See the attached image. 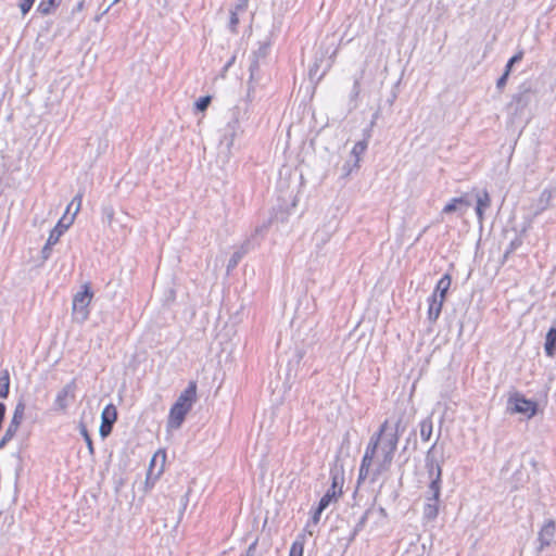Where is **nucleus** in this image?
Here are the masks:
<instances>
[{
    "instance_id": "9b49d317",
    "label": "nucleus",
    "mask_w": 556,
    "mask_h": 556,
    "mask_svg": "<svg viewBox=\"0 0 556 556\" xmlns=\"http://www.w3.org/2000/svg\"><path fill=\"white\" fill-rule=\"evenodd\" d=\"M556 531V525L554 520H547L539 531L538 540L540 542L539 549L543 551L545 547L549 546Z\"/></svg>"
},
{
    "instance_id": "a878e982",
    "label": "nucleus",
    "mask_w": 556,
    "mask_h": 556,
    "mask_svg": "<svg viewBox=\"0 0 556 556\" xmlns=\"http://www.w3.org/2000/svg\"><path fill=\"white\" fill-rule=\"evenodd\" d=\"M10 389V376L8 370H3L0 376V397L5 399Z\"/></svg>"
},
{
    "instance_id": "ddd939ff",
    "label": "nucleus",
    "mask_w": 556,
    "mask_h": 556,
    "mask_svg": "<svg viewBox=\"0 0 556 556\" xmlns=\"http://www.w3.org/2000/svg\"><path fill=\"white\" fill-rule=\"evenodd\" d=\"M189 410L173 405L167 419V430L179 429Z\"/></svg>"
},
{
    "instance_id": "cd10ccee",
    "label": "nucleus",
    "mask_w": 556,
    "mask_h": 556,
    "mask_svg": "<svg viewBox=\"0 0 556 556\" xmlns=\"http://www.w3.org/2000/svg\"><path fill=\"white\" fill-rule=\"evenodd\" d=\"M114 215H115V212L111 205H106V206L102 207V217L109 227H112Z\"/></svg>"
},
{
    "instance_id": "58836bf2",
    "label": "nucleus",
    "mask_w": 556,
    "mask_h": 556,
    "mask_svg": "<svg viewBox=\"0 0 556 556\" xmlns=\"http://www.w3.org/2000/svg\"><path fill=\"white\" fill-rule=\"evenodd\" d=\"M54 244H49L48 242L46 243V245L43 247L41 253H42V257L45 260H47L50 255V252H51V248L53 247Z\"/></svg>"
},
{
    "instance_id": "c9c22d12",
    "label": "nucleus",
    "mask_w": 556,
    "mask_h": 556,
    "mask_svg": "<svg viewBox=\"0 0 556 556\" xmlns=\"http://www.w3.org/2000/svg\"><path fill=\"white\" fill-rule=\"evenodd\" d=\"M359 167H354L353 160H348L345 164L342 166V172L345 177L350 176L354 170H357Z\"/></svg>"
},
{
    "instance_id": "f257e3e1",
    "label": "nucleus",
    "mask_w": 556,
    "mask_h": 556,
    "mask_svg": "<svg viewBox=\"0 0 556 556\" xmlns=\"http://www.w3.org/2000/svg\"><path fill=\"white\" fill-rule=\"evenodd\" d=\"M401 424L400 418L394 422L386 420L379 432L370 438L359 467L358 482L367 479L376 482L390 469L400 432L404 430Z\"/></svg>"
},
{
    "instance_id": "5701e85b",
    "label": "nucleus",
    "mask_w": 556,
    "mask_h": 556,
    "mask_svg": "<svg viewBox=\"0 0 556 556\" xmlns=\"http://www.w3.org/2000/svg\"><path fill=\"white\" fill-rule=\"evenodd\" d=\"M451 286V277L448 275H444L437 283L435 290L433 293H437L438 298L445 300V294Z\"/></svg>"
},
{
    "instance_id": "7c9ffc66",
    "label": "nucleus",
    "mask_w": 556,
    "mask_h": 556,
    "mask_svg": "<svg viewBox=\"0 0 556 556\" xmlns=\"http://www.w3.org/2000/svg\"><path fill=\"white\" fill-rule=\"evenodd\" d=\"M211 100L210 96L199 98L194 104L195 109L201 112L205 111L210 105Z\"/></svg>"
},
{
    "instance_id": "2eb2a0df",
    "label": "nucleus",
    "mask_w": 556,
    "mask_h": 556,
    "mask_svg": "<svg viewBox=\"0 0 556 556\" xmlns=\"http://www.w3.org/2000/svg\"><path fill=\"white\" fill-rule=\"evenodd\" d=\"M444 300L441 298H438L437 293H433L431 298L429 299V308H428V319L431 323L437 321L439 318L442 306H443Z\"/></svg>"
},
{
    "instance_id": "423d86ee",
    "label": "nucleus",
    "mask_w": 556,
    "mask_h": 556,
    "mask_svg": "<svg viewBox=\"0 0 556 556\" xmlns=\"http://www.w3.org/2000/svg\"><path fill=\"white\" fill-rule=\"evenodd\" d=\"M165 462H166L165 451L164 450L156 451L150 462L149 469L147 472V479H146L147 486L152 488L154 485L155 481L161 477V475L164 471Z\"/></svg>"
},
{
    "instance_id": "7ed1b4c3",
    "label": "nucleus",
    "mask_w": 556,
    "mask_h": 556,
    "mask_svg": "<svg viewBox=\"0 0 556 556\" xmlns=\"http://www.w3.org/2000/svg\"><path fill=\"white\" fill-rule=\"evenodd\" d=\"M92 292L90 291V288L86 285L84 287V290L80 292H77L74 295L73 299V320L79 324H83L87 320L89 316V305L92 300Z\"/></svg>"
},
{
    "instance_id": "9d476101",
    "label": "nucleus",
    "mask_w": 556,
    "mask_h": 556,
    "mask_svg": "<svg viewBox=\"0 0 556 556\" xmlns=\"http://www.w3.org/2000/svg\"><path fill=\"white\" fill-rule=\"evenodd\" d=\"M195 399L197 384L195 382L191 381L188 387L180 393L174 405L190 412L193 403L195 402Z\"/></svg>"
},
{
    "instance_id": "4c0bfd02",
    "label": "nucleus",
    "mask_w": 556,
    "mask_h": 556,
    "mask_svg": "<svg viewBox=\"0 0 556 556\" xmlns=\"http://www.w3.org/2000/svg\"><path fill=\"white\" fill-rule=\"evenodd\" d=\"M509 74L510 73L505 71L504 74L497 79L496 87L498 89H503L504 88V86L506 85V81H507V78H508Z\"/></svg>"
},
{
    "instance_id": "39448f33",
    "label": "nucleus",
    "mask_w": 556,
    "mask_h": 556,
    "mask_svg": "<svg viewBox=\"0 0 556 556\" xmlns=\"http://www.w3.org/2000/svg\"><path fill=\"white\" fill-rule=\"evenodd\" d=\"M536 403L526 399L520 393H515L509 396L507 402V409L511 414H522L531 418L536 413Z\"/></svg>"
},
{
    "instance_id": "4468645a",
    "label": "nucleus",
    "mask_w": 556,
    "mask_h": 556,
    "mask_svg": "<svg viewBox=\"0 0 556 556\" xmlns=\"http://www.w3.org/2000/svg\"><path fill=\"white\" fill-rule=\"evenodd\" d=\"M531 101V94L528 90L521 91L514 96L508 108L514 111L515 115L522 114L523 110L529 105Z\"/></svg>"
},
{
    "instance_id": "c756f323",
    "label": "nucleus",
    "mask_w": 556,
    "mask_h": 556,
    "mask_svg": "<svg viewBox=\"0 0 556 556\" xmlns=\"http://www.w3.org/2000/svg\"><path fill=\"white\" fill-rule=\"evenodd\" d=\"M16 432H17V429H15L11 426H8V428L4 432V435L0 440V448H3L7 445V443L13 439V437L15 435Z\"/></svg>"
},
{
    "instance_id": "6ab92c4d",
    "label": "nucleus",
    "mask_w": 556,
    "mask_h": 556,
    "mask_svg": "<svg viewBox=\"0 0 556 556\" xmlns=\"http://www.w3.org/2000/svg\"><path fill=\"white\" fill-rule=\"evenodd\" d=\"M491 205V199L486 191H483L477 199L476 213L480 223L483 220V212Z\"/></svg>"
},
{
    "instance_id": "a18cd8bd",
    "label": "nucleus",
    "mask_w": 556,
    "mask_h": 556,
    "mask_svg": "<svg viewBox=\"0 0 556 556\" xmlns=\"http://www.w3.org/2000/svg\"><path fill=\"white\" fill-rule=\"evenodd\" d=\"M354 88H355V93L357 94L358 93V89H357L358 88V83L357 81L355 83Z\"/></svg>"
},
{
    "instance_id": "4be33fe9",
    "label": "nucleus",
    "mask_w": 556,
    "mask_h": 556,
    "mask_svg": "<svg viewBox=\"0 0 556 556\" xmlns=\"http://www.w3.org/2000/svg\"><path fill=\"white\" fill-rule=\"evenodd\" d=\"M555 344H556V327H552L548 332L546 333L545 338V352L548 356H553L555 352Z\"/></svg>"
},
{
    "instance_id": "393cba45",
    "label": "nucleus",
    "mask_w": 556,
    "mask_h": 556,
    "mask_svg": "<svg viewBox=\"0 0 556 556\" xmlns=\"http://www.w3.org/2000/svg\"><path fill=\"white\" fill-rule=\"evenodd\" d=\"M336 482L332 483L331 488L326 492V494L320 498L319 501V511H324L329 504L332 502V500L336 498L337 492H336Z\"/></svg>"
},
{
    "instance_id": "ea45409f",
    "label": "nucleus",
    "mask_w": 556,
    "mask_h": 556,
    "mask_svg": "<svg viewBox=\"0 0 556 556\" xmlns=\"http://www.w3.org/2000/svg\"><path fill=\"white\" fill-rule=\"evenodd\" d=\"M85 8V1L81 0L79 1L72 10V13L75 14V13H78V12H81Z\"/></svg>"
},
{
    "instance_id": "f704fd0d",
    "label": "nucleus",
    "mask_w": 556,
    "mask_h": 556,
    "mask_svg": "<svg viewBox=\"0 0 556 556\" xmlns=\"http://www.w3.org/2000/svg\"><path fill=\"white\" fill-rule=\"evenodd\" d=\"M523 58V52L522 51H519L518 53H516L513 58L509 59V61L507 62L506 64V67H505V71L510 73L511 71V67L515 63L521 61Z\"/></svg>"
},
{
    "instance_id": "f8f14e48",
    "label": "nucleus",
    "mask_w": 556,
    "mask_h": 556,
    "mask_svg": "<svg viewBox=\"0 0 556 556\" xmlns=\"http://www.w3.org/2000/svg\"><path fill=\"white\" fill-rule=\"evenodd\" d=\"M74 222V217H67L66 214L59 220L54 228L50 231L48 243L56 244L60 237L67 230Z\"/></svg>"
},
{
    "instance_id": "a19ab883",
    "label": "nucleus",
    "mask_w": 556,
    "mask_h": 556,
    "mask_svg": "<svg viewBox=\"0 0 556 556\" xmlns=\"http://www.w3.org/2000/svg\"><path fill=\"white\" fill-rule=\"evenodd\" d=\"M111 8H112V5H111V4H109V5H108V8H106L104 11H101V13H100V14L96 15V16H94V22H100V20L102 18V16H103L104 14H106V13L110 11V9H111Z\"/></svg>"
},
{
    "instance_id": "37998d69",
    "label": "nucleus",
    "mask_w": 556,
    "mask_h": 556,
    "mask_svg": "<svg viewBox=\"0 0 556 556\" xmlns=\"http://www.w3.org/2000/svg\"><path fill=\"white\" fill-rule=\"evenodd\" d=\"M257 68V63L256 62H253L250 66V78L253 79L254 78V72L255 70Z\"/></svg>"
},
{
    "instance_id": "aec40b11",
    "label": "nucleus",
    "mask_w": 556,
    "mask_h": 556,
    "mask_svg": "<svg viewBox=\"0 0 556 556\" xmlns=\"http://www.w3.org/2000/svg\"><path fill=\"white\" fill-rule=\"evenodd\" d=\"M25 414V403L20 401L14 408L13 416L11 418V421L9 426L15 428L18 430Z\"/></svg>"
},
{
    "instance_id": "473e14b6",
    "label": "nucleus",
    "mask_w": 556,
    "mask_h": 556,
    "mask_svg": "<svg viewBox=\"0 0 556 556\" xmlns=\"http://www.w3.org/2000/svg\"><path fill=\"white\" fill-rule=\"evenodd\" d=\"M34 2H35V0H20L18 8H20L23 16L26 15L30 11Z\"/></svg>"
},
{
    "instance_id": "dca6fc26",
    "label": "nucleus",
    "mask_w": 556,
    "mask_h": 556,
    "mask_svg": "<svg viewBox=\"0 0 556 556\" xmlns=\"http://www.w3.org/2000/svg\"><path fill=\"white\" fill-rule=\"evenodd\" d=\"M239 135H241V132L236 130H229L228 128L224 127L223 134L219 139V147L224 148L227 154H230L235 140Z\"/></svg>"
},
{
    "instance_id": "c03bdc74",
    "label": "nucleus",
    "mask_w": 556,
    "mask_h": 556,
    "mask_svg": "<svg viewBox=\"0 0 556 556\" xmlns=\"http://www.w3.org/2000/svg\"><path fill=\"white\" fill-rule=\"evenodd\" d=\"M184 500H185V501H184L182 509H185V508H186V506H187V502H188V493L185 495Z\"/></svg>"
},
{
    "instance_id": "2f4dec72",
    "label": "nucleus",
    "mask_w": 556,
    "mask_h": 556,
    "mask_svg": "<svg viewBox=\"0 0 556 556\" xmlns=\"http://www.w3.org/2000/svg\"><path fill=\"white\" fill-rule=\"evenodd\" d=\"M304 546L302 542L295 541L292 543L289 556H303Z\"/></svg>"
},
{
    "instance_id": "412c9836",
    "label": "nucleus",
    "mask_w": 556,
    "mask_h": 556,
    "mask_svg": "<svg viewBox=\"0 0 556 556\" xmlns=\"http://www.w3.org/2000/svg\"><path fill=\"white\" fill-rule=\"evenodd\" d=\"M419 427L421 440L425 442L429 441L433 431V422L431 417H427L424 420H421Z\"/></svg>"
},
{
    "instance_id": "49530a36",
    "label": "nucleus",
    "mask_w": 556,
    "mask_h": 556,
    "mask_svg": "<svg viewBox=\"0 0 556 556\" xmlns=\"http://www.w3.org/2000/svg\"><path fill=\"white\" fill-rule=\"evenodd\" d=\"M121 0H113L110 4L113 7L115 5L116 3H118Z\"/></svg>"
},
{
    "instance_id": "1a4fd4ad",
    "label": "nucleus",
    "mask_w": 556,
    "mask_h": 556,
    "mask_svg": "<svg viewBox=\"0 0 556 556\" xmlns=\"http://www.w3.org/2000/svg\"><path fill=\"white\" fill-rule=\"evenodd\" d=\"M116 418L117 412L115 406L113 404L106 405L101 414L102 422L99 429L100 435L102 438H105L111 433L113 424L115 422Z\"/></svg>"
},
{
    "instance_id": "f03ea898",
    "label": "nucleus",
    "mask_w": 556,
    "mask_h": 556,
    "mask_svg": "<svg viewBox=\"0 0 556 556\" xmlns=\"http://www.w3.org/2000/svg\"><path fill=\"white\" fill-rule=\"evenodd\" d=\"M425 464L429 483L424 496L422 519L425 522H430L439 515L442 491V462L437 457V443L428 450Z\"/></svg>"
},
{
    "instance_id": "f3484780",
    "label": "nucleus",
    "mask_w": 556,
    "mask_h": 556,
    "mask_svg": "<svg viewBox=\"0 0 556 556\" xmlns=\"http://www.w3.org/2000/svg\"><path fill=\"white\" fill-rule=\"evenodd\" d=\"M367 147H368V141L366 139L357 141L353 146V148L351 150L350 159L353 160L354 167H359L361 166V160H362L363 154L367 150Z\"/></svg>"
},
{
    "instance_id": "79ce46f5",
    "label": "nucleus",
    "mask_w": 556,
    "mask_h": 556,
    "mask_svg": "<svg viewBox=\"0 0 556 556\" xmlns=\"http://www.w3.org/2000/svg\"><path fill=\"white\" fill-rule=\"evenodd\" d=\"M323 511H319V506L316 508L314 515H313V522L314 523H317L319 521V518H320V515H321Z\"/></svg>"
},
{
    "instance_id": "e433bc0d",
    "label": "nucleus",
    "mask_w": 556,
    "mask_h": 556,
    "mask_svg": "<svg viewBox=\"0 0 556 556\" xmlns=\"http://www.w3.org/2000/svg\"><path fill=\"white\" fill-rule=\"evenodd\" d=\"M248 4H249V0H237L236 5L231 10L239 14H242L247 11Z\"/></svg>"
},
{
    "instance_id": "a211bd4d",
    "label": "nucleus",
    "mask_w": 556,
    "mask_h": 556,
    "mask_svg": "<svg viewBox=\"0 0 556 556\" xmlns=\"http://www.w3.org/2000/svg\"><path fill=\"white\" fill-rule=\"evenodd\" d=\"M251 249V243L250 241H247L244 242L240 249L238 251H236L232 256L230 257L229 262H228V265H227V269L228 270H231L233 269L238 263L240 262V260L250 251Z\"/></svg>"
},
{
    "instance_id": "20e7f679",
    "label": "nucleus",
    "mask_w": 556,
    "mask_h": 556,
    "mask_svg": "<svg viewBox=\"0 0 556 556\" xmlns=\"http://www.w3.org/2000/svg\"><path fill=\"white\" fill-rule=\"evenodd\" d=\"M76 382L71 380L62 389H60L53 401L52 410L59 415L67 414L70 406L74 403L76 397Z\"/></svg>"
},
{
    "instance_id": "0eeeda50",
    "label": "nucleus",
    "mask_w": 556,
    "mask_h": 556,
    "mask_svg": "<svg viewBox=\"0 0 556 556\" xmlns=\"http://www.w3.org/2000/svg\"><path fill=\"white\" fill-rule=\"evenodd\" d=\"M249 110L247 105H235L228 112V119L225 128L243 132L241 123L248 119Z\"/></svg>"
},
{
    "instance_id": "c85d7f7f",
    "label": "nucleus",
    "mask_w": 556,
    "mask_h": 556,
    "mask_svg": "<svg viewBox=\"0 0 556 556\" xmlns=\"http://www.w3.org/2000/svg\"><path fill=\"white\" fill-rule=\"evenodd\" d=\"M79 430H80V434L83 435V438L87 444L88 452L92 456L94 454V448H93L92 440L88 433L86 426L80 425Z\"/></svg>"
},
{
    "instance_id": "b1692460",
    "label": "nucleus",
    "mask_w": 556,
    "mask_h": 556,
    "mask_svg": "<svg viewBox=\"0 0 556 556\" xmlns=\"http://www.w3.org/2000/svg\"><path fill=\"white\" fill-rule=\"evenodd\" d=\"M60 4V0H41L37 10L42 15L51 14Z\"/></svg>"
},
{
    "instance_id": "6e6552de",
    "label": "nucleus",
    "mask_w": 556,
    "mask_h": 556,
    "mask_svg": "<svg viewBox=\"0 0 556 556\" xmlns=\"http://www.w3.org/2000/svg\"><path fill=\"white\" fill-rule=\"evenodd\" d=\"M469 206H470V201L466 197L453 198L442 208L440 216H439V220L444 222V217L446 215H451L453 213H456L459 216H463V215H465V213L467 212Z\"/></svg>"
},
{
    "instance_id": "72a5a7b5",
    "label": "nucleus",
    "mask_w": 556,
    "mask_h": 556,
    "mask_svg": "<svg viewBox=\"0 0 556 556\" xmlns=\"http://www.w3.org/2000/svg\"><path fill=\"white\" fill-rule=\"evenodd\" d=\"M239 13L230 10V21H229V29L232 33L237 31V25L239 24Z\"/></svg>"
},
{
    "instance_id": "bb28decb",
    "label": "nucleus",
    "mask_w": 556,
    "mask_h": 556,
    "mask_svg": "<svg viewBox=\"0 0 556 556\" xmlns=\"http://www.w3.org/2000/svg\"><path fill=\"white\" fill-rule=\"evenodd\" d=\"M81 202H83V194L81 193H78L77 195L74 197V199L71 201V203L68 204L67 208H66V213L70 212V210L75 206L74 208V213L71 217H74L77 215V213L79 212L80 207H81Z\"/></svg>"
}]
</instances>
